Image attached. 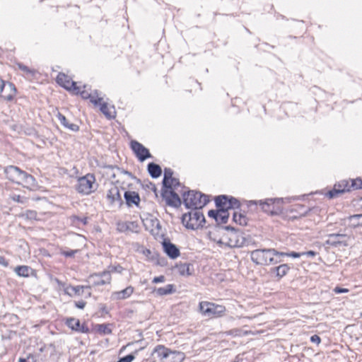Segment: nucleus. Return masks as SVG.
Returning <instances> with one entry per match:
<instances>
[{"instance_id": "obj_23", "label": "nucleus", "mask_w": 362, "mask_h": 362, "mask_svg": "<svg viewBox=\"0 0 362 362\" xmlns=\"http://www.w3.org/2000/svg\"><path fill=\"white\" fill-rule=\"evenodd\" d=\"M148 172L153 178H157L162 173L161 168L159 165L154 163H150L148 165Z\"/></svg>"}, {"instance_id": "obj_6", "label": "nucleus", "mask_w": 362, "mask_h": 362, "mask_svg": "<svg viewBox=\"0 0 362 362\" xmlns=\"http://www.w3.org/2000/svg\"><path fill=\"white\" fill-rule=\"evenodd\" d=\"M199 310L201 313L207 317H219L224 315L226 309L222 305L215 304L207 301L199 303Z\"/></svg>"}, {"instance_id": "obj_32", "label": "nucleus", "mask_w": 362, "mask_h": 362, "mask_svg": "<svg viewBox=\"0 0 362 362\" xmlns=\"http://www.w3.org/2000/svg\"><path fill=\"white\" fill-rule=\"evenodd\" d=\"M189 267L190 265L188 264H180L177 265V269L178 273L180 275L185 276H189L191 275V272H189Z\"/></svg>"}, {"instance_id": "obj_1", "label": "nucleus", "mask_w": 362, "mask_h": 362, "mask_svg": "<svg viewBox=\"0 0 362 362\" xmlns=\"http://www.w3.org/2000/svg\"><path fill=\"white\" fill-rule=\"evenodd\" d=\"M4 172L6 177L13 182L29 189L35 187V178L16 166H8Z\"/></svg>"}, {"instance_id": "obj_56", "label": "nucleus", "mask_w": 362, "mask_h": 362, "mask_svg": "<svg viewBox=\"0 0 362 362\" xmlns=\"http://www.w3.org/2000/svg\"><path fill=\"white\" fill-rule=\"evenodd\" d=\"M302 254H303V255H306L308 257H315L316 255V252L313 250H310V251H308L305 252H302Z\"/></svg>"}, {"instance_id": "obj_55", "label": "nucleus", "mask_w": 362, "mask_h": 362, "mask_svg": "<svg viewBox=\"0 0 362 362\" xmlns=\"http://www.w3.org/2000/svg\"><path fill=\"white\" fill-rule=\"evenodd\" d=\"M75 305L76 308H78L79 309H83V308H84V307L86 305V302H84L83 300L78 301V302H76Z\"/></svg>"}, {"instance_id": "obj_30", "label": "nucleus", "mask_w": 362, "mask_h": 362, "mask_svg": "<svg viewBox=\"0 0 362 362\" xmlns=\"http://www.w3.org/2000/svg\"><path fill=\"white\" fill-rule=\"evenodd\" d=\"M89 99L90 101L95 105H98L104 100L103 97L101 96V94L98 93V90L91 91V94Z\"/></svg>"}, {"instance_id": "obj_41", "label": "nucleus", "mask_w": 362, "mask_h": 362, "mask_svg": "<svg viewBox=\"0 0 362 362\" xmlns=\"http://www.w3.org/2000/svg\"><path fill=\"white\" fill-rule=\"evenodd\" d=\"M351 188L356 189H362V180L361 178H356L351 181Z\"/></svg>"}, {"instance_id": "obj_22", "label": "nucleus", "mask_w": 362, "mask_h": 362, "mask_svg": "<svg viewBox=\"0 0 362 362\" xmlns=\"http://www.w3.org/2000/svg\"><path fill=\"white\" fill-rule=\"evenodd\" d=\"M124 198L126 199L127 204L129 206L132 204L137 205L140 201V198L138 194L134 192H125Z\"/></svg>"}, {"instance_id": "obj_59", "label": "nucleus", "mask_w": 362, "mask_h": 362, "mask_svg": "<svg viewBox=\"0 0 362 362\" xmlns=\"http://www.w3.org/2000/svg\"><path fill=\"white\" fill-rule=\"evenodd\" d=\"M109 199H112L113 200V197L111 196V190L109 191V194H107Z\"/></svg>"}, {"instance_id": "obj_17", "label": "nucleus", "mask_w": 362, "mask_h": 362, "mask_svg": "<svg viewBox=\"0 0 362 362\" xmlns=\"http://www.w3.org/2000/svg\"><path fill=\"white\" fill-rule=\"evenodd\" d=\"M137 228V224L134 222H118L117 224V230L119 232L135 231Z\"/></svg>"}, {"instance_id": "obj_49", "label": "nucleus", "mask_w": 362, "mask_h": 362, "mask_svg": "<svg viewBox=\"0 0 362 362\" xmlns=\"http://www.w3.org/2000/svg\"><path fill=\"white\" fill-rule=\"evenodd\" d=\"M333 291L336 293H348L349 292V289L339 288V287H335Z\"/></svg>"}, {"instance_id": "obj_27", "label": "nucleus", "mask_w": 362, "mask_h": 362, "mask_svg": "<svg viewBox=\"0 0 362 362\" xmlns=\"http://www.w3.org/2000/svg\"><path fill=\"white\" fill-rule=\"evenodd\" d=\"M229 217V212L227 210L218 209L217 218L216 222L218 224L226 223L228 221Z\"/></svg>"}, {"instance_id": "obj_19", "label": "nucleus", "mask_w": 362, "mask_h": 362, "mask_svg": "<svg viewBox=\"0 0 362 362\" xmlns=\"http://www.w3.org/2000/svg\"><path fill=\"white\" fill-rule=\"evenodd\" d=\"M216 206L218 209H223L228 211L230 209V203L228 197L226 195L218 196L215 199Z\"/></svg>"}, {"instance_id": "obj_54", "label": "nucleus", "mask_w": 362, "mask_h": 362, "mask_svg": "<svg viewBox=\"0 0 362 362\" xmlns=\"http://www.w3.org/2000/svg\"><path fill=\"white\" fill-rule=\"evenodd\" d=\"M310 341L313 343L320 344L321 340L319 336L315 334L310 337Z\"/></svg>"}, {"instance_id": "obj_25", "label": "nucleus", "mask_w": 362, "mask_h": 362, "mask_svg": "<svg viewBox=\"0 0 362 362\" xmlns=\"http://www.w3.org/2000/svg\"><path fill=\"white\" fill-rule=\"evenodd\" d=\"M134 288L132 286H128L120 291L115 292V298L119 300L126 299L132 294Z\"/></svg>"}, {"instance_id": "obj_44", "label": "nucleus", "mask_w": 362, "mask_h": 362, "mask_svg": "<svg viewBox=\"0 0 362 362\" xmlns=\"http://www.w3.org/2000/svg\"><path fill=\"white\" fill-rule=\"evenodd\" d=\"M228 202L230 204V209L240 207V202L235 198L230 197V199H228Z\"/></svg>"}, {"instance_id": "obj_58", "label": "nucleus", "mask_w": 362, "mask_h": 362, "mask_svg": "<svg viewBox=\"0 0 362 362\" xmlns=\"http://www.w3.org/2000/svg\"><path fill=\"white\" fill-rule=\"evenodd\" d=\"M121 267H119V268L117 267H115V272H120L121 270H120Z\"/></svg>"}, {"instance_id": "obj_51", "label": "nucleus", "mask_w": 362, "mask_h": 362, "mask_svg": "<svg viewBox=\"0 0 362 362\" xmlns=\"http://www.w3.org/2000/svg\"><path fill=\"white\" fill-rule=\"evenodd\" d=\"M76 252H77V250H69V251H64L62 252V254L66 257H73Z\"/></svg>"}, {"instance_id": "obj_37", "label": "nucleus", "mask_w": 362, "mask_h": 362, "mask_svg": "<svg viewBox=\"0 0 362 362\" xmlns=\"http://www.w3.org/2000/svg\"><path fill=\"white\" fill-rule=\"evenodd\" d=\"M98 105L100 106V111L105 115L107 118L110 119L112 117L110 112H108V108L106 102L103 100Z\"/></svg>"}, {"instance_id": "obj_5", "label": "nucleus", "mask_w": 362, "mask_h": 362, "mask_svg": "<svg viewBox=\"0 0 362 362\" xmlns=\"http://www.w3.org/2000/svg\"><path fill=\"white\" fill-rule=\"evenodd\" d=\"M204 222L205 218L204 214L197 209L185 214L182 217V224L188 229L195 230L199 227H203V223Z\"/></svg>"}, {"instance_id": "obj_7", "label": "nucleus", "mask_w": 362, "mask_h": 362, "mask_svg": "<svg viewBox=\"0 0 362 362\" xmlns=\"http://www.w3.org/2000/svg\"><path fill=\"white\" fill-rule=\"evenodd\" d=\"M95 182V176L92 174H87L78 179L76 189L78 193L89 194L94 190Z\"/></svg>"}, {"instance_id": "obj_12", "label": "nucleus", "mask_w": 362, "mask_h": 362, "mask_svg": "<svg viewBox=\"0 0 362 362\" xmlns=\"http://www.w3.org/2000/svg\"><path fill=\"white\" fill-rule=\"evenodd\" d=\"M162 197L168 206L177 208L181 205V199L174 190H163Z\"/></svg>"}, {"instance_id": "obj_14", "label": "nucleus", "mask_w": 362, "mask_h": 362, "mask_svg": "<svg viewBox=\"0 0 362 362\" xmlns=\"http://www.w3.org/2000/svg\"><path fill=\"white\" fill-rule=\"evenodd\" d=\"M162 245L164 252L170 258L174 259L180 255L178 247L170 240H164Z\"/></svg>"}, {"instance_id": "obj_28", "label": "nucleus", "mask_w": 362, "mask_h": 362, "mask_svg": "<svg viewBox=\"0 0 362 362\" xmlns=\"http://www.w3.org/2000/svg\"><path fill=\"white\" fill-rule=\"evenodd\" d=\"M348 219L350 221L351 226L353 228L362 226V214L351 215L348 217Z\"/></svg>"}, {"instance_id": "obj_34", "label": "nucleus", "mask_w": 362, "mask_h": 362, "mask_svg": "<svg viewBox=\"0 0 362 362\" xmlns=\"http://www.w3.org/2000/svg\"><path fill=\"white\" fill-rule=\"evenodd\" d=\"M173 171L170 168H165L164 170V177L163 180V186H170L169 185V181L173 178Z\"/></svg>"}, {"instance_id": "obj_53", "label": "nucleus", "mask_w": 362, "mask_h": 362, "mask_svg": "<svg viewBox=\"0 0 362 362\" xmlns=\"http://www.w3.org/2000/svg\"><path fill=\"white\" fill-rule=\"evenodd\" d=\"M0 265H2L4 267H7L8 266V261L3 256H0Z\"/></svg>"}, {"instance_id": "obj_26", "label": "nucleus", "mask_w": 362, "mask_h": 362, "mask_svg": "<svg viewBox=\"0 0 362 362\" xmlns=\"http://www.w3.org/2000/svg\"><path fill=\"white\" fill-rule=\"evenodd\" d=\"M158 296H165L175 292L174 286L168 284L165 287H160L154 290Z\"/></svg>"}, {"instance_id": "obj_48", "label": "nucleus", "mask_w": 362, "mask_h": 362, "mask_svg": "<svg viewBox=\"0 0 362 362\" xmlns=\"http://www.w3.org/2000/svg\"><path fill=\"white\" fill-rule=\"evenodd\" d=\"M218 209L217 210H210L208 212V216L209 218H214L215 221L217 218Z\"/></svg>"}, {"instance_id": "obj_57", "label": "nucleus", "mask_w": 362, "mask_h": 362, "mask_svg": "<svg viewBox=\"0 0 362 362\" xmlns=\"http://www.w3.org/2000/svg\"><path fill=\"white\" fill-rule=\"evenodd\" d=\"M7 83H6L4 81H3L1 78H0V94L2 93V90L6 86Z\"/></svg>"}, {"instance_id": "obj_52", "label": "nucleus", "mask_w": 362, "mask_h": 362, "mask_svg": "<svg viewBox=\"0 0 362 362\" xmlns=\"http://www.w3.org/2000/svg\"><path fill=\"white\" fill-rule=\"evenodd\" d=\"M165 281V277L164 276H156V277H154L153 279V283H161V282H163Z\"/></svg>"}, {"instance_id": "obj_39", "label": "nucleus", "mask_w": 362, "mask_h": 362, "mask_svg": "<svg viewBox=\"0 0 362 362\" xmlns=\"http://www.w3.org/2000/svg\"><path fill=\"white\" fill-rule=\"evenodd\" d=\"M180 183L178 180V179L173 177L169 181L170 186H163V187L165 188H166L165 189L174 190V189H176V187L177 186H180Z\"/></svg>"}, {"instance_id": "obj_38", "label": "nucleus", "mask_w": 362, "mask_h": 362, "mask_svg": "<svg viewBox=\"0 0 362 362\" xmlns=\"http://www.w3.org/2000/svg\"><path fill=\"white\" fill-rule=\"evenodd\" d=\"M97 329H98V332H100L101 334H111V332H112V329L110 327L109 325H105V324L98 325H97Z\"/></svg>"}, {"instance_id": "obj_4", "label": "nucleus", "mask_w": 362, "mask_h": 362, "mask_svg": "<svg viewBox=\"0 0 362 362\" xmlns=\"http://www.w3.org/2000/svg\"><path fill=\"white\" fill-rule=\"evenodd\" d=\"M183 202L188 209H199L204 207L209 202L208 197L199 192L189 191L183 193Z\"/></svg>"}, {"instance_id": "obj_2", "label": "nucleus", "mask_w": 362, "mask_h": 362, "mask_svg": "<svg viewBox=\"0 0 362 362\" xmlns=\"http://www.w3.org/2000/svg\"><path fill=\"white\" fill-rule=\"evenodd\" d=\"M219 240H217L218 245H223L229 247H240L245 243V238L241 232L235 230L233 228L226 226Z\"/></svg>"}, {"instance_id": "obj_40", "label": "nucleus", "mask_w": 362, "mask_h": 362, "mask_svg": "<svg viewBox=\"0 0 362 362\" xmlns=\"http://www.w3.org/2000/svg\"><path fill=\"white\" fill-rule=\"evenodd\" d=\"M71 289L75 293V294L78 296H81L83 294L85 289H90V286H71Z\"/></svg>"}, {"instance_id": "obj_60", "label": "nucleus", "mask_w": 362, "mask_h": 362, "mask_svg": "<svg viewBox=\"0 0 362 362\" xmlns=\"http://www.w3.org/2000/svg\"><path fill=\"white\" fill-rule=\"evenodd\" d=\"M125 174H127L129 176H132V174L127 171H124Z\"/></svg>"}, {"instance_id": "obj_45", "label": "nucleus", "mask_w": 362, "mask_h": 362, "mask_svg": "<svg viewBox=\"0 0 362 362\" xmlns=\"http://www.w3.org/2000/svg\"><path fill=\"white\" fill-rule=\"evenodd\" d=\"M135 358L134 354L127 355L121 358L117 362H132Z\"/></svg>"}, {"instance_id": "obj_31", "label": "nucleus", "mask_w": 362, "mask_h": 362, "mask_svg": "<svg viewBox=\"0 0 362 362\" xmlns=\"http://www.w3.org/2000/svg\"><path fill=\"white\" fill-rule=\"evenodd\" d=\"M31 270L30 267L28 266H18L15 269V272L19 276L28 277L29 272Z\"/></svg>"}, {"instance_id": "obj_46", "label": "nucleus", "mask_w": 362, "mask_h": 362, "mask_svg": "<svg viewBox=\"0 0 362 362\" xmlns=\"http://www.w3.org/2000/svg\"><path fill=\"white\" fill-rule=\"evenodd\" d=\"M274 252V257L277 259H281L280 257H287L288 252H279L276 250L275 249H272Z\"/></svg>"}, {"instance_id": "obj_13", "label": "nucleus", "mask_w": 362, "mask_h": 362, "mask_svg": "<svg viewBox=\"0 0 362 362\" xmlns=\"http://www.w3.org/2000/svg\"><path fill=\"white\" fill-rule=\"evenodd\" d=\"M351 187L346 180H341L337 184H335L333 189L329 191L327 196L332 199L337 197L339 194H343L346 192H349Z\"/></svg>"}, {"instance_id": "obj_24", "label": "nucleus", "mask_w": 362, "mask_h": 362, "mask_svg": "<svg viewBox=\"0 0 362 362\" xmlns=\"http://www.w3.org/2000/svg\"><path fill=\"white\" fill-rule=\"evenodd\" d=\"M57 117L60 123L66 128L74 132H76L78 130L79 127L77 124H75L74 123H69L66 117L62 115L61 113H59Z\"/></svg>"}, {"instance_id": "obj_33", "label": "nucleus", "mask_w": 362, "mask_h": 362, "mask_svg": "<svg viewBox=\"0 0 362 362\" xmlns=\"http://www.w3.org/2000/svg\"><path fill=\"white\" fill-rule=\"evenodd\" d=\"M233 219L235 223L241 226L247 224L246 217L242 214L234 212Z\"/></svg>"}, {"instance_id": "obj_47", "label": "nucleus", "mask_w": 362, "mask_h": 362, "mask_svg": "<svg viewBox=\"0 0 362 362\" xmlns=\"http://www.w3.org/2000/svg\"><path fill=\"white\" fill-rule=\"evenodd\" d=\"M11 199L13 200L14 202H18V203H24L25 201V199L21 197L18 194H13L11 196Z\"/></svg>"}, {"instance_id": "obj_8", "label": "nucleus", "mask_w": 362, "mask_h": 362, "mask_svg": "<svg viewBox=\"0 0 362 362\" xmlns=\"http://www.w3.org/2000/svg\"><path fill=\"white\" fill-rule=\"evenodd\" d=\"M282 203L281 199H267L265 201H250V204H259L262 206V209L268 214L272 215L277 214L281 211L279 204Z\"/></svg>"}, {"instance_id": "obj_35", "label": "nucleus", "mask_w": 362, "mask_h": 362, "mask_svg": "<svg viewBox=\"0 0 362 362\" xmlns=\"http://www.w3.org/2000/svg\"><path fill=\"white\" fill-rule=\"evenodd\" d=\"M21 217L25 219L34 220L37 218V212L35 211L27 210L25 212L21 214Z\"/></svg>"}, {"instance_id": "obj_9", "label": "nucleus", "mask_w": 362, "mask_h": 362, "mask_svg": "<svg viewBox=\"0 0 362 362\" xmlns=\"http://www.w3.org/2000/svg\"><path fill=\"white\" fill-rule=\"evenodd\" d=\"M111 274L109 272H103L101 274H93L88 276L87 282L88 286H97L100 285H105L106 284H110L111 282Z\"/></svg>"}, {"instance_id": "obj_10", "label": "nucleus", "mask_w": 362, "mask_h": 362, "mask_svg": "<svg viewBox=\"0 0 362 362\" xmlns=\"http://www.w3.org/2000/svg\"><path fill=\"white\" fill-rule=\"evenodd\" d=\"M130 146L140 161L143 162L146 159L151 157L148 149L137 141H132L130 143Z\"/></svg>"}, {"instance_id": "obj_42", "label": "nucleus", "mask_w": 362, "mask_h": 362, "mask_svg": "<svg viewBox=\"0 0 362 362\" xmlns=\"http://www.w3.org/2000/svg\"><path fill=\"white\" fill-rule=\"evenodd\" d=\"M86 88L87 86H84L83 90H81V88L79 87V93L78 94H80L83 99H89L91 94V91L87 90Z\"/></svg>"}, {"instance_id": "obj_3", "label": "nucleus", "mask_w": 362, "mask_h": 362, "mask_svg": "<svg viewBox=\"0 0 362 362\" xmlns=\"http://www.w3.org/2000/svg\"><path fill=\"white\" fill-rule=\"evenodd\" d=\"M274 252L272 249H257L251 252L250 257L255 264L262 266H268L281 262V259L274 257Z\"/></svg>"}, {"instance_id": "obj_50", "label": "nucleus", "mask_w": 362, "mask_h": 362, "mask_svg": "<svg viewBox=\"0 0 362 362\" xmlns=\"http://www.w3.org/2000/svg\"><path fill=\"white\" fill-rule=\"evenodd\" d=\"M303 255L302 252H288L287 257H291L293 258H298Z\"/></svg>"}, {"instance_id": "obj_15", "label": "nucleus", "mask_w": 362, "mask_h": 362, "mask_svg": "<svg viewBox=\"0 0 362 362\" xmlns=\"http://www.w3.org/2000/svg\"><path fill=\"white\" fill-rule=\"evenodd\" d=\"M16 88L11 83H7L0 94V98L4 100H11L16 95Z\"/></svg>"}, {"instance_id": "obj_11", "label": "nucleus", "mask_w": 362, "mask_h": 362, "mask_svg": "<svg viewBox=\"0 0 362 362\" xmlns=\"http://www.w3.org/2000/svg\"><path fill=\"white\" fill-rule=\"evenodd\" d=\"M57 81L66 90L72 91L75 94L79 93V86H77L76 83L71 81L69 77L64 74H59L57 77Z\"/></svg>"}, {"instance_id": "obj_61", "label": "nucleus", "mask_w": 362, "mask_h": 362, "mask_svg": "<svg viewBox=\"0 0 362 362\" xmlns=\"http://www.w3.org/2000/svg\"><path fill=\"white\" fill-rule=\"evenodd\" d=\"M86 220H87V218H84V220H83V223H84V224H86V222H87V221H86Z\"/></svg>"}, {"instance_id": "obj_36", "label": "nucleus", "mask_w": 362, "mask_h": 362, "mask_svg": "<svg viewBox=\"0 0 362 362\" xmlns=\"http://www.w3.org/2000/svg\"><path fill=\"white\" fill-rule=\"evenodd\" d=\"M16 65L18 66V69H21L27 76H33L35 73L33 69H30L21 63H18Z\"/></svg>"}, {"instance_id": "obj_20", "label": "nucleus", "mask_w": 362, "mask_h": 362, "mask_svg": "<svg viewBox=\"0 0 362 362\" xmlns=\"http://www.w3.org/2000/svg\"><path fill=\"white\" fill-rule=\"evenodd\" d=\"M346 237L345 234H339V233H333L330 234L329 235V239L327 240V243L330 244L334 246H337L344 244L346 245L345 243L342 240H341V238H344Z\"/></svg>"}, {"instance_id": "obj_16", "label": "nucleus", "mask_w": 362, "mask_h": 362, "mask_svg": "<svg viewBox=\"0 0 362 362\" xmlns=\"http://www.w3.org/2000/svg\"><path fill=\"white\" fill-rule=\"evenodd\" d=\"M170 354V350L164 346L158 345L157 346L153 351V356L155 358H157L159 361H163L165 359H168Z\"/></svg>"}, {"instance_id": "obj_29", "label": "nucleus", "mask_w": 362, "mask_h": 362, "mask_svg": "<svg viewBox=\"0 0 362 362\" xmlns=\"http://www.w3.org/2000/svg\"><path fill=\"white\" fill-rule=\"evenodd\" d=\"M170 362H182L185 359V354L180 351H171L168 357Z\"/></svg>"}, {"instance_id": "obj_21", "label": "nucleus", "mask_w": 362, "mask_h": 362, "mask_svg": "<svg viewBox=\"0 0 362 362\" xmlns=\"http://www.w3.org/2000/svg\"><path fill=\"white\" fill-rule=\"evenodd\" d=\"M66 325L72 330L85 332L84 327L81 326L80 321L76 318H68L66 321Z\"/></svg>"}, {"instance_id": "obj_18", "label": "nucleus", "mask_w": 362, "mask_h": 362, "mask_svg": "<svg viewBox=\"0 0 362 362\" xmlns=\"http://www.w3.org/2000/svg\"><path fill=\"white\" fill-rule=\"evenodd\" d=\"M290 270V267L286 264H282L278 267H273L271 269V273L274 274L279 279L282 278Z\"/></svg>"}, {"instance_id": "obj_43", "label": "nucleus", "mask_w": 362, "mask_h": 362, "mask_svg": "<svg viewBox=\"0 0 362 362\" xmlns=\"http://www.w3.org/2000/svg\"><path fill=\"white\" fill-rule=\"evenodd\" d=\"M18 362H40L39 358L34 355L29 354L27 358H20Z\"/></svg>"}]
</instances>
